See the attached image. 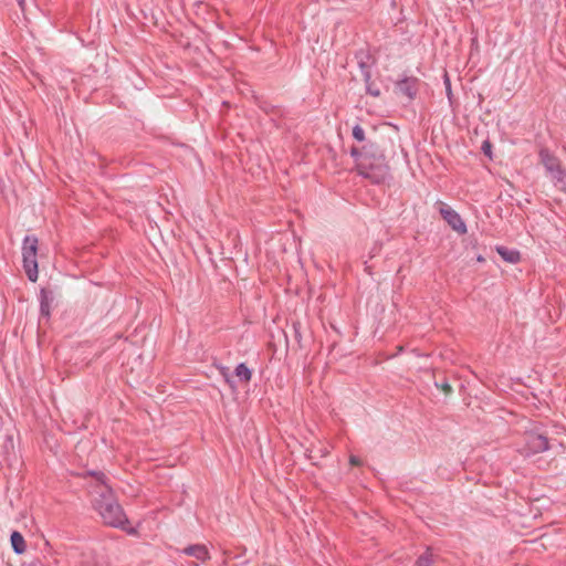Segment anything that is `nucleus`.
I'll list each match as a JSON object with an SVG mask.
<instances>
[{
  "instance_id": "obj_22",
  "label": "nucleus",
  "mask_w": 566,
  "mask_h": 566,
  "mask_svg": "<svg viewBox=\"0 0 566 566\" xmlns=\"http://www.w3.org/2000/svg\"><path fill=\"white\" fill-rule=\"evenodd\" d=\"M491 149H492V145L489 140H485L483 144H482V151L491 157Z\"/></svg>"
},
{
  "instance_id": "obj_20",
  "label": "nucleus",
  "mask_w": 566,
  "mask_h": 566,
  "mask_svg": "<svg viewBox=\"0 0 566 566\" xmlns=\"http://www.w3.org/2000/svg\"><path fill=\"white\" fill-rule=\"evenodd\" d=\"M443 83H444V86H446L447 96H448L449 99H451L452 88H451V81H450L448 72H444Z\"/></svg>"
},
{
  "instance_id": "obj_21",
  "label": "nucleus",
  "mask_w": 566,
  "mask_h": 566,
  "mask_svg": "<svg viewBox=\"0 0 566 566\" xmlns=\"http://www.w3.org/2000/svg\"><path fill=\"white\" fill-rule=\"evenodd\" d=\"M436 386L438 388H440L446 395H449L452 392V387L447 380L442 381L441 384L436 382Z\"/></svg>"
},
{
  "instance_id": "obj_16",
  "label": "nucleus",
  "mask_w": 566,
  "mask_h": 566,
  "mask_svg": "<svg viewBox=\"0 0 566 566\" xmlns=\"http://www.w3.org/2000/svg\"><path fill=\"white\" fill-rule=\"evenodd\" d=\"M234 375L242 382H249L252 378V371L244 363H240L239 365H237L234 369Z\"/></svg>"
},
{
  "instance_id": "obj_14",
  "label": "nucleus",
  "mask_w": 566,
  "mask_h": 566,
  "mask_svg": "<svg viewBox=\"0 0 566 566\" xmlns=\"http://www.w3.org/2000/svg\"><path fill=\"white\" fill-rule=\"evenodd\" d=\"M10 543L15 554L21 555L27 551V543L19 531H13L10 535Z\"/></svg>"
},
{
  "instance_id": "obj_8",
  "label": "nucleus",
  "mask_w": 566,
  "mask_h": 566,
  "mask_svg": "<svg viewBox=\"0 0 566 566\" xmlns=\"http://www.w3.org/2000/svg\"><path fill=\"white\" fill-rule=\"evenodd\" d=\"M539 163L544 166L548 175L562 168V163L548 148L543 147L538 151Z\"/></svg>"
},
{
  "instance_id": "obj_6",
  "label": "nucleus",
  "mask_w": 566,
  "mask_h": 566,
  "mask_svg": "<svg viewBox=\"0 0 566 566\" xmlns=\"http://www.w3.org/2000/svg\"><path fill=\"white\" fill-rule=\"evenodd\" d=\"M420 80L416 76H405L396 82L395 88L398 94H401L413 101L418 94Z\"/></svg>"
},
{
  "instance_id": "obj_15",
  "label": "nucleus",
  "mask_w": 566,
  "mask_h": 566,
  "mask_svg": "<svg viewBox=\"0 0 566 566\" xmlns=\"http://www.w3.org/2000/svg\"><path fill=\"white\" fill-rule=\"evenodd\" d=\"M554 186L566 193V170L562 167L549 175Z\"/></svg>"
},
{
  "instance_id": "obj_19",
  "label": "nucleus",
  "mask_w": 566,
  "mask_h": 566,
  "mask_svg": "<svg viewBox=\"0 0 566 566\" xmlns=\"http://www.w3.org/2000/svg\"><path fill=\"white\" fill-rule=\"evenodd\" d=\"M353 137L359 143L365 140V130L360 125L357 124L353 127Z\"/></svg>"
},
{
  "instance_id": "obj_25",
  "label": "nucleus",
  "mask_w": 566,
  "mask_h": 566,
  "mask_svg": "<svg viewBox=\"0 0 566 566\" xmlns=\"http://www.w3.org/2000/svg\"><path fill=\"white\" fill-rule=\"evenodd\" d=\"M224 376H226V381H227L228 384H230V386H233V385H232V381L230 380V378H229L226 374H224Z\"/></svg>"
},
{
  "instance_id": "obj_3",
  "label": "nucleus",
  "mask_w": 566,
  "mask_h": 566,
  "mask_svg": "<svg viewBox=\"0 0 566 566\" xmlns=\"http://www.w3.org/2000/svg\"><path fill=\"white\" fill-rule=\"evenodd\" d=\"M39 239L33 234H28L22 241V262L23 269L31 282H36L39 276L38 265Z\"/></svg>"
},
{
  "instance_id": "obj_2",
  "label": "nucleus",
  "mask_w": 566,
  "mask_h": 566,
  "mask_svg": "<svg viewBox=\"0 0 566 566\" xmlns=\"http://www.w3.org/2000/svg\"><path fill=\"white\" fill-rule=\"evenodd\" d=\"M363 159L359 165V175L373 184H384L390 178V167L384 150L376 142L368 140L364 145Z\"/></svg>"
},
{
  "instance_id": "obj_10",
  "label": "nucleus",
  "mask_w": 566,
  "mask_h": 566,
  "mask_svg": "<svg viewBox=\"0 0 566 566\" xmlns=\"http://www.w3.org/2000/svg\"><path fill=\"white\" fill-rule=\"evenodd\" d=\"M496 252L507 263L516 264L521 261V252L504 245H497Z\"/></svg>"
},
{
  "instance_id": "obj_1",
  "label": "nucleus",
  "mask_w": 566,
  "mask_h": 566,
  "mask_svg": "<svg viewBox=\"0 0 566 566\" xmlns=\"http://www.w3.org/2000/svg\"><path fill=\"white\" fill-rule=\"evenodd\" d=\"M98 494L94 495L93 507L98 512L103 522L112 527L136 534L135 528H128L129 521L123 507L117 502L113 489L108 484H99Z\"/></svg>"
},
{
  "instance_id": "obj_7",
  "label": "nucleus",
  "mask_w": 566,
  "mask_h": 566,
  "mask_svg": "<svg viewBox=\"0 0 566 566\" xmlns=\"http://www.w3.org/2000/svg\"><path fill=\"white\" fill-rule=\"evenodd\" d=\"M525 448L528 453L536 454L549 449V439L536 432H527L525 434Z\"/></svg>"
},
{
  "instance_id": "obj_11",
  "label": "nucleus",
  "mask_w": 566,
  "mask_h": 566,
  "mask_svg": "<svg viewBox=\"0 0 566 566\" xmlns=\"http://www.w3.org/2000/svg\"><path fill=\"white\" fill-rule=\"evenodd\" d=\"M83 476H92L95 479V481L90 485V489H91V493L93 495H96L98 494V491L101 489V485L99 484H107V478L105 475L104 472L102 471H93V470H90V471H86Z\"/></svg>"
},
{
  "instance_id": "obj_9",
  "label": "nucleus",
  "mask_w": 566,
  "mask_h": 566,
  "mask_svg": "<svg viewBox=\"0 0 566 566\" xmlns=\"http://www.w3.org/2000/svg\"><path fill=\"white\" fill-rule=\"evenodd\" d=\"M55 300L54 291L49 287H42L40 290V316L49 319L51 317V310Z\"/></svg>"
},
{
  "instance_id": "obj_4",
  "label": "nucleus",
  "mask_w": 566,
  "mask_h": 566,
  "mask_svg": "<svg viewBox=\"0 0 566 566\" xmlns=\"http://www.w3.org/2000/svg\"><path fill=\"white\" fill-rule=\"evenodd\" d=\"M355 57L358 62V67L365 83L366 94L373 97H379L381 94L380 88L376 82L371 80V66L375 64V59L368 51L365 50H359L356 52Z\"/></svg>"
},
{
  "instance_id": "obj_23",
  "label": "nucleus",
  "mask_w": 566,
  "mask_h": 566,
  "mask_svg": "<svg viewBox=\"0 0 566 566\" xmlns=\"http://www.w3.org/2000/svg\"><path fill=\"white\" fill-rule=\"evenodd\" d=\"M349 463L352 465H359L361 463L360 459L356 455H350Z\"/></svg>"
},
{
  "instance_id": "obj_13",
  "label": "nucleus",
  "mask_w": 566,
  "mask_h": 566,
  "mask_svg": "<svg viewBox=\"0 0 566 566\" xmlns=\"http://www.w3.org/2000/svg\"><path fill=\"white\" fill-rule=\"evenodd\" d=\"M439 557L433 554V551L430 547H427L426 551L418 556L413 566H437Z\"/></svg>"
},
{
  "instance_id": "obj_17",
  "label": "nucleus",
  "mask_w": 566,
  "mask_h": 566,
  "mask_svg": "<svg viewBox=\"0 0 566 566\" xmlns=\"http://www.w3.org/2000/svg\"><path fill=\"white\" fill-rule=\"evenodd\" d=\"M302 324L298 321L292 322L293 337L298 346L302 348Z\"/></svg>"
},
{
  "instance_id": "obj_12",
  "label": "nucleus",
  "mask_w": 566,
  "mask_h": 566,
  "mask_svg": "<svg viewBox=\"0 0 566 566\" xmlns=\"http://www.w3.org/2000/svg\"><path fill=\"white\" fill-rule=\"evenodd\" d=\"M182 552L184 554L192 556L201 562H205L206 559L209 558V552L207 547L201 544L189 545L185 547Z\"/></svg>"
},
{
  "instance_id": "obj_5",
  "label": "nucleus",
  "mask_w": 566,
  "mask_h": 566,
  "mask_svg": "<svg viewBox=\"0 0 566 566\" xmlns=\"http://www.w3.org/2000/svg\"><path fill=\"white\" fill-rule=\"evenodd\" d=\"M442 219L448 223V226L455 231L458 234L463 235L468 232V228L461 216L444 203L441 200H438L434 203Z\"/></svg>"
},
{
  "instance_id": "obj_24",
  "label": "nucleus",
  "mask_w": 566,
  "mask_h": 566,
  "mask_svg": "<svg viewBox=\"0 0 566 566\" xmlns=\"http://www.w3.org/2000/svg\"><path fill=\"white\" fill-rule=\"evenodd\" d=\"M17 2L19 4L20 9L22 11H24L25 10V0H17Z\"/></svg>"
},
{
  "instance_id": "obj_18",
  "label": "nucleus",
  "mask_w": 566,
  "mask_h": 566,
  "mask_svg": "<svg viewBox=\"0 0 566 566\" xmlns=\"http://www.w3.org/2000/svg\"><path fill=\"white\" fill-rule=\"evenodd\" d=\"M363 154H364V146L361 148L353 146L350 149V156L356 161V168H357L358 172H359V165H360L363 156H364Z\"/></svg>"
}]
</instances>
